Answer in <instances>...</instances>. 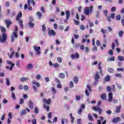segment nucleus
I'll use <instances>...</instances> for the list:
<instances>
[{"instance_id":"1","label":"nucleus","mask_w":124,"mask_h":124,"mask_svg":"<svg viewBox=\"0 0 124 124\" xmlns=\"http://www.w3.org/2000/svg\"><path fill=\"white\" fill-rule=\"evenodd\" d=\"M31 2L32 3L33 6H35V2L34 0H27V3H26L24 5V10H27V9H28V10H32V8L31 6Z\"/></svg>"},{"instance_id":"2","label":"nucleus","mask_w":124,"mask_h":124,"mask_svg":"<svg viewBox=\"0 0 124 124\" xmlns=\"http://www.w3.org/2000/svg\"><path fill=\"white\" fill-rule=\"evenodd\" d=\"M43 102H44V108L46 110L47 112L50 111V107L48 105H50L51 104V99H48V100L46 99V98H44L43 99Z\"/></svg>"},{"instance_id":"3","label":"nucleus","mask_w":124,"mask_h":124,"mask_svg":"<svg viewBox=\"0 0 124 124\" xmlns=\"http://www.w3.org/2000/svg\"><path fill=\"white\" fill-rule=\"evenodd\" d=\"M101 106V101H99L98 102L97 104V107H93V109L95 112H98L99 115H101V113H102V109L100 108L99 106Z\"/></svg>"},{"instance_id":"4","label":"nucleus","mask_w":124,"mask_h":124,"mask_svg":"<svg viewBox=\"0 0 124 124\" xmlns=\"http://www.w3.org/2000/svg\"><path fill=\"white\" fill-rule=\"evenodd\" d=\"M18 31V27L17 26H15V29L13 32V34L11 35V42H14L15 40V38H18V34H17V32L16 31Z\"/></svg>"},{"instance_id":"5","label":"nucleus","mask_w":124,"mask_h":124,"mask_svg":"<svg viewBox=\"0 0 124 124\" xmlns=\"http://www.w3.org/2000/svg\"><path fill=\"white\" fill-rule=\"evenodd\" d=\"M7 39V35L5 33H2V35L0 36V42L4 43Z\"/></svg>"},{"instance_id":"6","label":"nucleus","mask_w":124,"mask_h":124,"mask_svg":"<svg viewBox=\"0 0 124 124\" xmlns=\"http://www.w3.org/2000/svg\"><path fill=\"white\" fill-rule=\"evenodd\" d=\"M84 13L85 15H90V13H93V6H91L90 7H86L84 10Z\"/></svg>"},{"instance_id":"7","label":"nucleus","mask_w":124,"mask_h":124,"mask_svg":"<svg viewBox=\"0 0 124 124\" xmlns=\"http://www.w3.org/2000/svg\"><path fill=\"white\" fill-rule=\"evenodd\" d=\"M48 34L49 36H55L57 34V32L53 30H51V28H48Z\"/></svg>"},{"instance_id":"8","label":"nucleus","mask_w":124,"mask_h":124,"mask_svg":"<svg viewBox=\"0 0 124 124\" xmlns=\"http://www.w3.org/2000/svg\"><path fill=\"white\" fill-rule=\"evenodd\" d=\"M7 63L9 64V65H11V67H9L8 66H6V69H9V70L11 71L12 69H13V67H14V66L15 65V64L14 63H13L11 61H7Z\"/></svg>"},{"instance_id":"9","label":"nucleus","mask_w":124,"mask_h":124,"mask_svg":"<svg viewBox=\"0 0 124 124\" xmlns=\"http://www.w3.org/2000/svg\"><path fill=\"white\" fill-rule=\"evenodd\" d=\"M34 50H35L36 52L37 55H40L41 54V52L40 51V46H33Z\"/></svg>"},{"instance_id":"10","label":"nucleus","mask_w":124,"mask_h":124,"mask_svg":"<svg viewBox=\"0 0 124 124\" xmlns=\"http://www.w3.org/2000/svg\"><path fill=\"white\" fill-rule=\"evenodd\" d=\"M94 79L96 82H98L99 79H100V76H99V73L98 72H95V74L94 75Z\"/></svg>"},{"instance_id":"11","label":"nucleus","mask_w":124,"mask_h":124,"mask_svg":"<svg viewBox=\"0 0 124 124\" xmlns=\"http://www.w3.org/2000/svg\"><path fill=\"white\" fill-rule=\"evenodd\" d=\"M79 57V53H76L75 54H72L71 55V58L72 60H74V59H78Z\"/></svg>"},{"instance_id":"12","label":"nucleus","mask_w":124,"mask_h":124,"mask_svg":"<svg viewBox=\"0 0 124 124\" xmlns=\"http://www.w3.org/2000/svg\"><path fill=\"white\" fill-rule=\"evenodd\" d=\"M5 24H6L7 28H8L10 25H12V22L10 19H7L5 20Z\"/></svg>"},{"instance_id":"13","label":"nucleus","mask_w":124,"mask_h":124,"mask_svg":"<svg viewBox=\"0 0 124 124\" xmlns=\"http://www.w3.org/2000/svg\"><path fill=\"white\" fill-rule=\"evenodd\" d=\"M112 101H113V93H110L108 94V102H112Z\"/></svg>"},{"instance_id":"14","label":"nucleus","mask_w":124,"mask_h":124,"mask_svg":"<svg viewBox=\"0 0 124 124\" xmlns=\"http://www.w3.org/2000/svg\"><path fill=\"white\" fill-rule=\"evenodd\" d=\"M66 13V20L65 22H66V21H68V19H69V17H70V12L69 11H66L65 12Z\"/></svg>"},{"instance_id":"15","label":"nucleus","mask_w":124,"mask_h":124,"mask_svg":"<svg viewBox=\"0 0 124 124\" xmlns=\"http://www.w3.org/2000/svg\"><path fill=\"white\" fill-rule=\"evenodd\" d=\"M28 105L30 109H31V110H32V109H33V103L31 100L29 101Z\"/></svg>"},{"instance_id":"16","label":"nucleus","mask_w":124,"mask_h":124,"mask_svg":"<svg viewBox=\"0 0 124 124\" xmlns=\"http://www.w3.org/2000/svg\"><path fill=\"white\" fill-rule=\"evenodd\" d=\"M98 69L99 70V73L100 74H102V67H101V62H99L98 65Z\"/></svg>"},{"instance_id":"17","label":"nucleus","mask_w":124,"mask_h":124,"mask_svg":"<svg viewBox=\"0 0 124 124\" xmlns=\"http://www.w3.org/2000/svg\"><path fill=\"white\" fill-rule=\"evenodd\" d=\"M22 17V12L20 11L16 16V21H19L20 18Z\"/></svg>"},{"instance_id":"18","label":"nucleus","mask_w":124,"mask_h":124,"mask_svg":"<svg viewBox=\"0 0 124 124\" xmlns=\"http://www.w3.org/2000/svg\"><path fill=\"white\" fill-rule=\"evenodd\" d=\"M32 84H33V85H36L37 88H39V87H40V83H39V82H36L35 80H32Z\"/></svg>"},{"instance_id":"19","label":"nucleus","mask_w":124,"mask_h":124,"mask_svg":"<svg viewBox=\"0 0 124 124\" xmlns=\"http://www.w3.org/2000/svg\"><path fill=\"white\" fill-rule=\"evenodd\" d=\"M28 80H30V78H21L20 79V80L21 81V82H27V81H28Z\"/></svg>"},{"instance_id":"20","label":"nucleus","mask_w":124,"mask_h":124,"mask_svg":"<svg viewBox=\"0 0 124 124\" xmlns=\"http://www.w3.org/2000/svg\"><path fill=\"white\" fill-rule=\"evenodd\" d=\"M121 109H122V106H116V113H120V112H121Z\"/></svg>"},{"instance_id":"21","label":"nucleus","mask_w":124,"mask_h":124,"mask_svg":"<svg viewBox=\"0 0 124 124\" xmlns=\"http://www.w3.org/2000/svg\"><path fill=\"white\" fill-rule=\"evenodd\" d=\"M120 121H121V118H120V117L113 118L112 120L113 123H118V122H120Z\"/></svg>"},{"instance_id":"22","label":"nucleus","mask_w":124,"mask_h":124,"mask_svg":"<svg viewBox=\"0 0 124 124\" xmlns=\"http://www.w3.org/2000/svg\"><path fill=\"white\" fill-rule=\"evenodd\" d=\"M110 76L108 75V76H107L105 78H104V81L105 82H109L110 81Z\"/></svg>"},{"instance_id":"23","label":"nucleus","mask_w":124,"mask_h":124,"mask_svg":"<svg viewBox=\"0 0 124 124\" xmlns=\"http://www.w3.org/2000/svg\"><path fill=\"white\" fill-rule=\"evenodd\" d=\"M0 30L3 33H5V32H6V29L2 26H0Z\"/></svg>"},{"instance_id":"24","label":"nucleus","mask_w":124,"mask_h":124,"mask_svg":"<svg viewBox=\"0 0 124 124\" xmlns=\"http://www.w3.org/2000/svg\"><path fill=\"white\" fill-rule=\"evenodd\" d=\"M27 68L29 69V70H31V69H32V68H33V66L31 63H30L27 65Z\"/></svg>"},{"instance_id":"25","label":"nucleus","mask_w":124,"mask_h":124,"mask_svg":"<svg viewBox=\"0 0 124 124\" xmlns=\"http://www.w3.org/2000/svg\"><path fill=\"white\" fill-rule=\"evenodd\" d=\"M36 15L38 18V19H41V17H42V14L40 13V12H37L36 13Z\"/></svg>"},{"instance_id":"26","label":"nucleus","mask_w":124,"mask_h":124,"mask_svg":"<svg viewBox=\"0 0 124 124\" xmlns=\"http://www.w3.org/2000/svg\"><path fill=\"white\" fill-rule=\"evenodd\" d=\"M19 21V24L20 25V27L21 29H24V25L23 24V20L22 19H20Z\"/></svg>"},{"instance_id":"27","label":"nucleus","mask_w":124,"mask_h":124,"mask_svg":"<svg viewBox=\"0 0 124 124\" xmlns=\"http://www.w3.org/2000/svg\"><path fill=\"white\" fill-rule=\"evenodd\" d=\"M59 77L61 79H64V78L65 77V75H64V74H63L62 73H60L59 74Z\"/></svg>"},{"instance_id":"28","label":"nucleus","mask_w":124,"mask_h":124,"mask_svg":"<svg viewBox=\"0 0 124 124\" xmlns=\"http://www.w3.org/2000/svg\"><path fill=\"white\" fill-rule=\"evenodd\" d=\"M118 59L119 60V61H121V62H124V57L123 56L119 55L118 56Z\"/></svg>"},{"instance_id":"29","label":"nucleus","mask_w":124,"mask_h":124,"mask_svg":"<svg viewBox=\"0 0 124 124\" xmlns=\"http://www.w3.org/2000/svg\"><path fill=\"white\" fill-rule=\"evenodd\" d=\"M108 71L109 73H114L115 72L114 69L111 68L108 69Z\"/></svg>"},{"instance_id":"30","label":"nucleus","mask_w":124,"mask_h":124,"mask_svg":"<svg viewBox=\"0 0 124 124\" xmlns=\"http://www.w3.org/2000/svg\"><path fill=\"white\" fill-rule=\"evenodd\" d=\"M28 25L29 27H31V29H33V27H34V23L29 22Z\"/></svg>"},{"instance_id":"31","label":"nucleus","mask_w":124,"mask_h":124,"mask_svg":"<svg viewBox=\"0 0 124 124\" xmlns=\"http://www.w3.org/2000/svg\"><path fill=\"white\" fill-rule=\"evenodd\" d=\"M115 77H118V78H122V77H123V76L122 75V74L116 73L115 74Z\"/></svg>"},{"instance_id":"32","label":"nucleus","mask_w":124,"mask_h":124,"mask_svg":"<svg viewBox=\"0 0 124 124\" xmlns=\"http://www.w3.org/2000/svg\"><path fill=\"white\" fill-rule=\"evenodd\" d=\"M88 119L89 120L91 121H93V116L91 114H88Z\"/></svg>"},{"instance_id":"33","label":"nucleus","mask_w":124,"mask_h":124,"mask_svg":"<svg viewBox=\"0 0 124 124\" xmlns=\"http://www.w3.org/2000/svg\"><path fill=\"white\" fill-rule=\"evenodd\" d=\"M108 61L110 62H114V61H115V57L114 56H111L110 58L108 59Z\"/></svg>"},{"instance_id":"34","label":"nucleus","mask_w":124,"mask_h":124,"mask_svg":"<svg viewBox=\"0 0 124 124\" xmlns=\"http://www.w3.org/2000/svg\"><path fill=\"white\" fill-rule=\"evenodd\" d=\"M51 91L53 94H56V93H57V91H56V89H55V88L52 87Z\"/></svg>"},{"instance_id":"35","label":"nucleus","mask_w":124,"mask_h":124,"mask_svg":"<svg viewBox=\"0 0 124 124\" xmlns=\"http://www.w3.org/2000/svg\"><path fill=\"white\" fill-rule=\"evenodd\" d=\"M53 66L54 68H58V67H60V64L58 63H55Z\"/></svg>"},{"instance_id":"36","label":"nucleus","mask_w":124,"mask_h":124,"mask_svg":"<svg viewBox=\"0 0 124 124\" xmlns=\"http://www.w3.org/2000/svg\"><path fill=\"white\" fill-rule=\"evenodd\" d=\"M27 113V111H26V110L23 109L20 113L21 116H24V115H26V113Z\"/></svg>"},{"instance_id":"37","label":"nucleus","mask_w":124,"mask_h":124,"mask_svg":"<svg viewBox=\"0 0 124 124\" xmlns=\"http://www.w3.org/2000/svg\"><path fill=\"white\" fill-rule=\"evenodd\" d=\"M42 30L43 31H46V26H45V24H43L42 25Z\"/></svg>"},{"instance_id":"38","label":"nucleus","mask_w":124,"mask_h":124,"mask_svg":"<svg viewBox=\"0 0 124 124\" xmlns=\"http://www.w3.org/2000/svg\"><path fill=\"white\" fill-rule=\"evenodd\" d=\"M34 111L35 114H38V108H37V107H35Z\"/></svg>"},{"instance_id":"39","label":"nucleus","mask_w":124,"mask_h":124,"mask_svg":"<svg viewBox=\"0 0 124 124\" xmlns=\"http://www.w3.org/2000/svg\"><path fill=\"white\" fill-rule=\"evenodd\" d=\"M74 82H75V84H77V83H78V78L77 77H74Z\"/></svg>"},{"instance_id":"40","label":"nucleus","mask_w":124,"mask_h":124,"mask_svg":"<svg viewBox=\"0 0 124 124\" xmlns=\"http://www.w3.org/2000/svg\"><path fill=\"white\" fill-rule=\"evenodd\" d=\"M57 61L58 62H60V63L62 62V57H58Z\"/></svg>"},{"instance_id":"41","label":"nucleus","mask_w":124,"mask_h":124,"mask_svg":"<svg viewBox=\"0 0 124 124\" xmlns=\"http://www.w3.org/2000/svg\"><path fill=\"white\" fill-rule=\"evenodd\" d=\"M123 34H124V31H120L119 32V36L120 37H123Z\"/></svg>"},{"instance_id":"42","label":"nucleus","mask_w":124,"mask_h":124,"mask_svg":"<svg viewBox=\"0 0 124 124\" xmlns=\"http://www.w3.org/2000/svg\"><path fill=\"white\" fill-rule=\"evenodd\" d=\"M12 97L14 99V100H16V96L15 95L14 92L12 93Z\"/></svg>"},{"instance_id":"43","label":"nucleus","mask_w":124,"mask_h":124,"mask_svg":"<svg viewBox=\"0 0 124 124\" xmlns=\"http://www.w3.org/2000/svg\"><path fill=\"white\" fill-rule=\"evenodd\" d=\"M106 99V93H104L101 95V99L104 100Z\"/></svg>"},{"instance_id":"44","label":"nucleus","mask_w":124,"mask_h":124,"mask_svg":"<svg viewBox=\"0 0 124 124\" xmlns=\"http://www.w3.org/2000/svg\"><path fill=\"white\" fill-rule=\"evenodd\" d=\"M116 21H120L121 20V15H118L116 17Z\"/></svg>"},{"instance_id":"45","label":"nucleus","mask_w":124,"mask_h":124,"mask_svg":"<svg viewBox=\"0 0 124 124\" xmlns=\"http://www.w3.org/2000/svg\"><path fill=\"white\" fill-rule=\"evenodd\" d=\"M103 13H104V15H105V16H106V17H107V15L108 14V10H105L103 11Z\"/></svg>"},{"instance_id":"46","label":"nucleus","mask_w":124,"mask_h":124,"mask_svg":"<svg viewBox=\"0 0 124 124\" xmlns=\"http://www.w3.org/2000/svg\"><path fill=\"white\" fill-rule=\"evenodd\" d=\"M79 28L81 31H84L85 30V26L83 24L80 25Z\"/></svg>"},{"instance_id":"47","label":"nucleus","mask_w":124,"mask_h":124,"mask_svg":"<svg viewBox=\"0 0 124 124\" xmlns=\"http://www.w3.org/2000/svg\"><path fill=\"white\" fill-rule=\"evenodd\" d=\"M14 54H15L14 51L12 52V53L9 56V58L12 59V58H13V56H14Z\"/></svg>"},{"instance_id":"48","label":"nucleus","mask_w":124,"mask_h":124,"mask_svg":"<svg viewBox=\"0 0 124 124\" xmlns=\"http://www.w3.org/2000/svg\"><path fill=\"white\" fill-rule=\"evenodd\" d=\"M117 70L119 72H120V71L124 72V69L123 68H117Z\"/></svg>"},{"instance_id":"49","label":"nucleus","mask_w":124,"mask_h":124,"mask_svg":"<svg viewBox=\"0 0 124 124\" xmlns=\"http://www.w3.org/2000/svg\"><path fill=\"white\" fill-rule=\"evenodd\" d=\"M23 89L25 91H28V90H29V86H28L27 85H25L24 86Z\"/></svg>"},{"instance_id":"50","label":"nucleus","mask_w":124,"mask_h":124,"mask_svg":"<svg viewBox=\"0 0 124 124\" xmlns=\"http://www.w3.org/2000/svg\"><path fill=\"white\" fill-rule=\"evenodd\" d=\"M93 52H95V51H97V46H94L93 48Z\"/></svg>"},{"instance_id":"51","label":"nucleus","mask_w":124,"mask_h":124,"mask_svg":"<svg viewBox=\"0 0 124 124\" xmlns=\"http://www.w3.org/2000/svg\"><path fill=\"white\" fill-rule=\"evenodd\" d=\"M108 55H110V56H113V52L112 49H110L108 53Z\"/></svg>"},{"instance_id":"52","label":"nucleus","mask_w":124,"mask_h":124,"mask_svg":"<svg viewBox=\"0 0 124 124\" xmlns=\"http://www.w3.org/2000/svg\"><path fill=\"white\" fill-rule=\"evenodd\" d=\"M6 84L7 85V86H9V85H10V81L9 80V79L7 78L6 79Z\"/></svg>"},{"instance_id":"53","label":"nucleus","mask_w":124,"mask_h":124,"mask_svg":"<svg viewBox=\"0 0 124 124\" xmlns=\"http://www.w3.org/2000/svg\"><path fill=\"white\" fill-rule=\"evenodd\" d=\"M5 6H6V7H9V6H10V3H9V1H6Z\"/></svg>"},{"instance_id":"54","label":"nucleus","mask_w":124,"mask_h":124,"mask_svg":"<svg viewBox=\"0 0 124 124\" xmlns=\"http://www.w3.org/2000/svg\"><path fill=\"white\" fill-rule=\"evenodd\" d=\"M36 79H37V80H40V79H41V76H40V75H37L36 76Z\"/></svg>"},{"instance_id":"55","label":"nucleus","mask_w":124,"mask_h":124,"mask_svg":"<svg viewBox=\"0 0 124 124\" xmlns=\"http://www.w3.org/2000/svg\"><path fill=\"white\" fill-rule=\"evenodd\" d=\"M87 88L88 90L89 91V92H92V88L91 87V85H87Z\"/></svg>"},{"instance_id":"56","label":"nucleus","mask_w":124,"mask_h":124,"mask_svg":"<svg viewBox=\"0 0 124 124\" xmlns=\"http://www.w3.org/2000/svg\"><path fill=\"white\" fill-rule=\"evenodd\" d=\"M82 111H83V109L80 108L78 110V114H79V115H81V114H82Z\"/></svg>"},{"instance_id":"57","label":"nucleus","mask_w":124,"mask_h":124,"mask_svg":"<svg viewBox=\"0 0 124 124\" xmlns=\"http://www.w3.org/2000/svg\"><path fill=\"white\" fill-rule=\"evenodd\" d=\"M76 100L79 101V100H80V99H81V97L79 95H76Z\"/></svg>"},{"instance_id":"58","label":"nucleus","mask_w":124,"mask_h":124,"mask_svg":"<svg viewBox=\"0 0 124 124\" xmlns=\"http://www.w3.org/2000/svg\"><path fill=\"white\" fill-rule=\"evenodd\" d=\"M23 103H24V99L21 98L20 99L19 104H23Z\"/></svg>"},{"instance_id":"59","label":"nucleus","mask_w":124,"mask_h":124,"mask_svg":"<svg viewBox=\"0 0 124 124\" xmlns=\"http://www.w3.org/2000/svg\"><path fill=\"white\" fill-rule=\"evenodd\" d=\"M29 22H31V23H32V22H33V18L32 16L30 17Z\"/></svg>"},{"instance_id":"60","label":"nucleus","mask_w":124,"mask_h":124,"mask_svg":"<svg viewBox=\"0 0 124 124\" xmlns=\"http://www.w3.org/2000/svg\"><path fill=\"white\" fill-rule=\"evenodd\" d=\"M74 86V84H73V82L70 81V87L73 88Z\"/></svg>"},{"instance_id":"61","label":"nucleus","mask_w":124,"mask_h":124,"mask_svg":"<svg viewBox=\"0 0 124 124\" xmlns=\"http://www.w3.org/2000/svg\"><path fill=\"white\" fill-rule=\"evenodd\" d=\"M107 114H108V115H111V114H112V111L110 110H108L106 111Z\"/></svg>"},{"instance_id":"62","label":"nucleus","mask_w":124,"mask_h":124,"mask_svg":"<svg viewBox=\"0 0 124 124\" xmlns=\"http://www.w3.org/2000/svg\"><path fill=\"white\" fill-rule=\"evenodd\" d=\"M116 8L115 7H112L111 8V11L112 12H114V11H116Z\"/></svg>"},{"instance_id":"63","label":"nucleus","mask_w":124,"mask_h":124,"mask_svg":"<svg viewBox=\"0 0 124 124\" xmlns=\"http://www.w3.org/2000/svg\"><path fill=\"white\" fill-rule=\"evenodd\" d=\"M31 122L32 124H36V119H32Z\"/></svg>"},{"instance_id":"64","label":"nucleus","mask_w":124,"mask_h":124,"mask_svg":"<svg viewBox=\"0 0 124 124\" xmlns=\"http://www.w3.org/2000/svg\"><path fill=\"white\" fill-rule=\"evenodd\" d=\"M110 17L111 19H114L115 18V14L114 13L111 14Z\"/></svg>"}]
</instances>
